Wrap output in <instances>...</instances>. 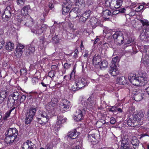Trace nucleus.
Segmentation results:
<instances>
[{
    "label": "nucleus",
    "mask_w": 149,
    "mask_h": 149,
    "mask_svg": "<svg viewBox=\"0 0 149 149\" xmlns=\"http://www.w3.org/2000/svg\"><path fill=\"white\" fill-rule=\"evenodd\" d=\"M117 81L120 84L125 85L127 83V81L124 76L119 77L117 79Z\"/></svg>",
    "instance_id": "28"
},
{
    "label": "nucleus",
    "mask_w": 149,
    "mask_h": 149,
    "mask_svg": "<svg viewBox=\"0 0 149 149\" xmlns=\"http://www.w3.org/2000/svg\"><path fill=\"white\" fill-rule=\"evenodd\" d=\"M74 56L75 58H76L78 56V50L76 49H75L74 51Z\"/></svg>",
    "instance_id": "61"
},
{
    "label": "nucleus",
    "mask_w": 149,
    "mask_h": 149,
    "mask_svg": "<svg viewBox=\"0 0 149 149\" xmlns=\"http://www.w3.org/2000/svg\"><path fill=\"white\" fill-rule=\"evenodd\" d=\"M103 16L104 17V19L105 20L109 19V18L108 17L111 15V12L108 10H106L103 11L102 12Z\"/></svg>",
    "instance_id": "27"
},
{
    "label": "nucleus",
    "mask_w": 149,
    "mask_h": 149,
    "mask_svg": "<svg viewBox=\"0 0 149 149\" xmlns=\"http://www.w3.org/2000/svg\"><path fill=\"white\" fill-rule=\"evenodd\" d=\"M26 70L25 68H23L20 70V73L21 75L25 76L26 74Z\"/></svg>",
    "instance_id": "50"
},
{
    "label": "nucleus",
    "mask_w": 149,
    "mask_h": 149,
    "mask_svg": "<svg viewBox=\"0 0 149 149\" xmlns=\"http://www.w3.org/2000/svg\"><path fill=\"white\" fill-rule=\"evenodd\" d=\"M88 140L89 141L91 142L93 141V142H95V143H96L97 138L95 134H90L88 135Z\"/></svg>",
    "instance_id": "31"
},
{
    "label": "nucleus",
    "mask_w": 149,
    "mask_h": 149,
    "mask_svg": "<svg viewBox=\"0 0 149 149\" xmlns=\"http://www.w3.org/2000/svg\"><path fill=\"white\" fill-rule=\"evenodd\" d=\"M57 118L55 126L56 128L58 129L62 126V124L64 123L65 120L64 119L63 117L61 116H58Z\"/></svg>",
    "instance_id": "18"
},
{
    "label": "nucleus",
    "mask_w": 149,
    "mask_h": 149,
    "mask_svg": "<svg viewBox=\"0 0 149 149\" xmlns=\"http://www.w3.org/2000/svg\"><path fill=\"white\" fill-rule=\"evenodd\" d=\"M144 48L143 51V53H146L148 52L149 54V46H145L144 47Z\"/></svg>",
    "instance_id": "51"
},
{
    "label": "nucleus",
    "mask_w": 149,
    "mask_h": 149,
    "mask_svg": "<svg viewBox=\"0 0 149 149\" xmlns=\"http://www.w3.org/2000/svg\"><path fill=\"white\" fill-rule=\"evenodd\" d=\"M122 144L121 148V149H132L127 145V142H126V140L123 139L122 141Z\"/></svg>",
    "instance_id": "32"
},
{
    "label": "nucleus",
    "mask_w": 149,
    "mask_h": 149,
    "mask_svg": "<svg viewBox=\"0 0 149 149\" xmlns=\"http://www.w3.org/2000/svg\"><path fill=\"white\" fill-rule=\"evenodd\" d=\"M30 7L29 5H26L22 9L21 13H24L26 11L27 13L28 12V11L30 9Z\"/></svg>",
    "instance_id": "40"
},
{
    "label": "nucleus",
    "mask_w": 149,
    "mask_h": 149,
    "mask_svg": "<svg viewBox=\"0 0 149 149\" xmlns=\"http://www.w3.org/2000/svg\"><path fill=\"white\" fill-rule=\"evenodd\" d=\"M71 65V64L66 63L64 65V67L65 69H67L70 67Z\"/></svg>",
    "instance_id": "53"
},
{
    "label": "nucleus",
    "mask_w": 149,
    "mask_h": 149,
    "mask_svg": "<svg viewBox=\"0 0 149 149\" xmlns=\"http://www.w3.org/2000/svg\"><path fill=\"white\" fill-rule=\"evenodd\" d=\"M144 116L142 111L137 113H133L132 117L127 120V125L130 127H134L142 125Z\"/></svg>",
    "instance_id": "2"
},
{
    "label": "nucleus",
    "mask_w": 149,
    "mask_h": 149,
    "mask_svg": "<svg viewBox=\"0 0 149 149\" xmlns=\"http://www.w3.org/2000/svg\"><path fill=\"white\" fill-rule=\"evenodd\" d=\"M120 61L119 57L118 56H116L112 58L111 65H114L116 66H118V63Z\"/></svg>",
    "instance_id": "30"
},
{
    "label": "nucleus",
    "mask_w": 149,
    "mask_h": 149,
    "mask_svg": "<svg viewBox=\"0 0 149 149\" xmlns=\"http://www.w3.org/2000/svg\"><path fill=\"white\" fill-rule=\"evenodd\" d=\"M91 13V11L90 10H86V11H85L84 12V14L86 16V17L88 18V17L90 16V13Z\"/></svg>",
    "instance_id": "59"
},
{
    "label": "nucleus",
    "mask_w": 149,
    "mask_h": 149,
    "mask_svg": "<svg viewBox=\"0 0 149 149\" xmlns=\"http://www.w3.org/2000/svg\"><path fill=\"white\" fill-rule=\"evenodd\" d=\"M76 5L79 6H81L82 8H84L85 6L84 0H76Z\"/></svg>",
    "instance_id": "34"
},
{
    "label": "nucleus",
    "mask_w": 149,
    "mask_h": 149,
    "mask_svg": "<svg viewBox=\"0 0 149 149\" xmlns=\"http://www.w3.org/2000/svg\"><path fill=\"white\" fill-rule=\"evenodd\" d=\"M15 108V107H13L12 109L8 111L6 113L5 115V116L3 118L4 119H6V118L8 117L10 115V114L11 111L13 110Z\"/></svg>",
    "instance_id": "39"
},
{
    "label": "nucleus",
    "mask_w": 149,
    "mask_h": 149,
    "mask_svg": "<svg viewBox=\"0 0 149 149\" xmlns=\"http://www.w3.org/2000/svg\"><path fill=\"white\" fill-rule=\"evenodd\" d=\"M80 17L79 18V21L81 23H84L88 19V17H84L80 16Z\"/></svg>",
    "instance_id": "47"
},
{
    "label": "nucleus",
    "mask_w": 149,
    "mask_h": 149,
    "mask_svg": "<svg viewBox=\"0 0 149 149\" xmlns=\"http://www.w3.org/2000/svg\"><path fill=\"white\" fill-rule=\"evenodd\" d=\"M117 111V108L114 107H112L109 109V111L112 112H115Z\"/></svg>",
    "instance_id": "64"
},
{
    "label": "nucleus",
    "mask_w": 149,
    "mask_h": 149,
    "mask_svg": "<svg viewBox=\"0 0 149 149\" xmlns=\"http://www.w3.org/2000/svg\"><path fill=\"white\" fill-rule=\"evenodd\" d=\"M69 16L70 18H71L73 19L76 18L77 17H79L72 9L70 12L69 13Z\"/></svg>",
    "instance_id": "36"
},
{
    "label": "nucleus",
    "mask_w": 149,
    "mask_h": 149,
    "mask_svg": "<svg viewBox=\"0 0 149 149\" xmlns=\"http://www.w3.org/2000/svg\"><path fill=\"white\" fill-rule=\"evenodd\" d=\"M41 117H37L36 121L39 124L45 125L48 121L49 116L47 113L45 112H43L41 115Z\"/></svg>",
    "instance_id": "8"
},
{
    "label": "nucleus",
    "mask_w": 149,
    "mask_h": 149,
    "mask_svg": "<svg viewBox=\"0 0 149 149\" xmlns=\"http://www.w3.org/2000/svg\"><path fill=\"white\" fill-rule=\"evenodd\" d=\"M13 9L12 6L10 5L6 7L4 12L3 15H7L11 16V12Z\"/></svg>",
    "instance_id": "24"
},
{
    "label": "nucleus",
    "mask_w": 149,
    "mask_h": 149,
    "mask_svg": "<svg viewBox=\"0 0 149 149\" xmlns=\"http://www.w3.org/2000/svg\"><path fill=\"white\" fill-rule=\"evenodd\" d=\"M51 103L49 102L48 103L46 106V108L47 110H54L53 108L52 105H51Z\"/></svg>",
    "instance_id": "45"
},
{
    "label": "nucleus",
    "mask_w": 149,
    "mask_h": 149,
    "mask_svg": "<svg viewBox=\"0 0 149 149\" xmlns=\"http://www.w3.org/2000/svg\"><path fill=\"white\" fill-rule=\"evenodd\" d=\"M110 123L112 124H114L116 123L115 119L113 118H110Z\"/></svg>",
    "instance_id": "62"
},
{
    "label": "nucleus",
    "mask_w": 149,
    "mask_h": 149,
    "mask_svg": "<svg viewBox=\"0 0 149 149\" xmlns=\"http://www.w3.org/2000/svg\"><path fill=\"white\" fill-rule=\"evenodd\" d=\"M48 7L50 9L52 10L54 8L53 4L52 3H49L48 4Z\"/></svg>",
    "instance_id": "63"
},
{
    "label": "nucleus",
    "mask_w": 149,
    "mask_h": 149,
    "mask_svg": "<svg viewBox=\"0 0 149 149\" xmlns=\"http://www.w3.org/2000/svg\"><path fill=\"white\" fill-rule=\"evenodd\" d=\"M144 8V6L141 5L136 8L135 11L137 12H139L143 10Z\"/></svg>",
    "instance_id": "49"
},
{
    "label": "nucleus",
    "mask_w": 149,
    "mask_h": 149,
    "mask_svg": "<svg viewBox=\"0 0 149 149\" xmlns=\"http://www.w3.org/2000/svg\"><path fill=\"white\" fill-rule=\"evenodd\" d=\"M24 46L21 44H19L17 47L16 49V53H17L19 56H22L24 49Z\"/></svg>",
    "instance_id": "22"
},
{
    "label": "nucleus",
    "mask_w": 149,
    "mask_h": 149,
    "mask_svg": "<svg viewBox=\"0 0 149 149\" xmlns=\"http://www.w3.org/2000/svg\"><path fill=\"white\" fill-rule=\"evenodd\" d=\"M141 90H136L134 93L133 97L134 100L136 101L141 100L144 97V95Z\"/></svg>",
    "instance_id": "11"
},
{
    "label": "nucleus",
    "mask_w": 149,
    "mask_h": 149,
    "mask_svg": "<svg viewBox=\"0 0 149 149\" xmlns=\"http://www.w3.org/2000/svg\"><path fill=\"white\" fill-rule=\"evenodd\" d=\"M79 133L77 132V130L74 129L69 132L68 134V136L72 139H75L79 135Z\"/></svg>",
    "instance_id": "20"
},
{
    "label": "nucleus",
    "mask_w": 149,
    "mask_h": 149,
    "mask_svg": "<svg viewBox=\"0 0 149 149\" xmlns=\"http://www.w3.org/2000/svg\"><path fill=\"white\" fill-rule=\"evenodd\" d=\"M116 66L114 65H111L109 68V74L113 76H116L119 73V71Z\"/></svg>",
    "instance_id": "13"
},
{
    "label": "nucleus",
    "mask_w": 149,
    "mask_h": 149,
    "mask_svg": "<svg viewBox=\"0 0 149 149\" xmlns=\"http://www.w3.org/2000/svg\"><path fill=\"white\" fill-rule=\"evenodd\" d=\"M62 5L63 14L65 15L68 14L73 5L72 4V3H69L66 1L64 2V4Z\"/></svg>",
    "instance_id": "10"
},
{
    "label": "nucleus",
    "mask_w": 149,
    "mask_h": 149,
    "mask_svg": "<svg viewBox=\"0 0 149 149\" xmlns=\"http://www.w3.org/2000/svg\"><path fill=\"white\" fill-rule=\"evenodd\" d=\"M140 22L143 26H149V21L146 19H141Z\"/></svg>",
    "instance_id": "42"
},
{
    "label": "nucleus",
    "mask_w": 149,
    "mask_h": 149,
    "mask_svg": "<svg viewBox=\"0 0 149 149\" xmlns=\"http://www.w3.org/2000/svg\"><path fill=\"white\" fill-rule=\"evenodd\" d=\"M138 75V78L139 79V80H141L142 84H143V83L144 85L145 84L147 83L148 79L146 74L145 72L140 71L139 72Z\"/></svg>",
    "instance_id": "12"
},
{
    "label": "nucleus",
    "mask_w": 149,
    "mask_h": 149,
    "mask_svg": "<svg viewBox=\"0 0 149 149\" xmlns=\"http://www.w3.org/2000/svg\"><path fill=\"white\" fill-rule=\"evenodd\" d=\"M15 100L11 96H9L7 101V104L8 107L11 108L15 104Z\"/></svg>",
    "instance_id": "23"
},
{
    "label": "nucleus",
    "mask_w": 149,
    "mask_h": 149,
    "mask_svg": "<svg viewBox=\"0 0 149 149\" xmlns=\"http://www.w3.org/2000/svg\"><path fill=\"white\" fill-rule=\"evenodd\" d=\"M4 43V41L3 39H0V49L3 48Z\"/></svg>",
    "instance_id": "56"
},
{
    "label": "nucleus",
    "mask_w": 149,
    "mask_h": 149,
    "mask_svg": "<svg viewBox=\"0 0 149 149\" xmlns=\"http://www.w3.org/2000/svg\"><path fill=\"white\" fill-rule=\"evenodd\" d=\"M122 1L121 0H106L105 5L106 6L109 7L111 9H116L119 8L121 6Z\"/></svg>",
    "instance_id": "5"
},
{
    "label": "nucleus",
    "mask_w": 149,
    "mask_h": 149,
    "mask_svg": "<svg viewBox=\"0 0 149 149\" xmlns=\"http://www.w3.org/2000/svg\"><path fill=\"white\" fill-rule=\"evenodd\" d=\"M26 1V0H17L16 2L17 5L21 6H23Z\"/></svg>",
    "instance_id": "44"
},
{
    "label": "nucleus",
    "mask_w": 149,
    "mask_h": 149,
    "mask_svg": "<svg viewBox=\"0 0 149 149\" xmlns=\"http://www.w3.org/2000/svg\"><path fill=\"white\" fill-rule=\"evenodd\" d=\"M18 25H20L21 24L22 25L24 24L25 23V20H21V19H18L17 20Z\"/></svg>",
    "instance_id": "54"
},
{
    "label": "nucleus",
    "mask_w": 149,
    "mask_h": 149,
    "mask_svg": "<svg viewBox=\"0 0 149 149\" xmlns=\"http://www.w3.org/2000/svg\"><path fill=\"white\" fill-rule=\"evenodd\" d=\"M6 48L7 50L12 51L14 49V44L11 42H9L6 43Z\"/></svg>",
    "instance_id": "29"
},
{
    "label": "nucleus",
    "mask_w": 149,
    "mask_h": 149,
    "mask_svg": "<svg viewBox=\"0 0 149 149\" xmlns=\"http://www.w3.org/2000/svg\"><path fill=\"white\" fill-rule=\"evenodd\" d=\"M35 46L31 45L27 46L25 52V54L28 56L33 54L35 51Z\"/></svg>",
    "instance_id": "21"
},
{
    "label": "nucleus",
    "mask_w": 149,
    "mask_h": 149,
    "mask_svg": "<svg viewBox=\"0 0 149 149\" xmlns=\"http://www.w3.org/2000/svg\"><path fill=\"white\" fill-rule=\"evenodd\" d=\"M51 103V105H52V107L53 108L54 110L56 108L57 105V100L56 98H54L52 100V101L50 102Z\"/></svg>",
    "instance_id": "38"
},
{
    "label": "nucleus",
    "mask_w": 149,
    "mask_h": 149,
    "mask_svg": "<svg viewBox=\"0 0 149 149\" xmlns=\"http://www.w3.org/2000/svg\"><path fill=\"white\" fill-rule=\"evenodd\" d=\"M70 106L69 101L65 99L63 100L60 104L59 107L60 111H64L68 109Z\"/></svg>",
    "instance_id": "9"
},
{
    "label": "nucleus",
    "mask_w": 149,
    "mask_h": 149,
    "mask_svg": "<svg viewBox=\"0 0 149 149\" xmlns=\"http://www.w3.org/2000/svg\"><path fill=\"white\" fill-rule=\"evenodd\" d=\"M108 65L107 62L105 60H103L101 63H100V66L102 69L107 68Z\"/></svg>",
    "instance_id": "37"
},
{
    "label": "nucleus",
    "mask_w": 149,
    "mask_h": 149,
    "mask_svg": "<svg viewBox=\"0 0 149 149\" xmlns=\"http://www.w3.org/2000/svg\"><path fill=\"white\" fill-rule=\"evenodd\" d=\"M4 16V15H3V19H4V20L6 21H8L10 19V18H11V16L6 15H5Z\"/></svg>",
    "instance_id": "55"
},
{
    "label": "nucleus",
    "mask_w": 149,
    "mask_h": 149,
    "mask_svg": "<svg viewBox=\"0 0 149 149\" xmlns=\"http://www.w3.org/2000/svg\"><path fill=\"white\" fill-rule=\"evenodd\" d=\"M93 62L94 65L95 66L99 65L100 62L101 61V57L100 56L97 55V56L95 55L93 58Z\"/></svg>",
    "instance_id": "25"
},
{
    "label": "nucleus",
    "mask_w": 149,
    "mask_h": 149,
    "mask_svg": "<svg viewBox=\"0 0 149 149\" xmlns=\"http://www.w3.org/2000/svg\"><path fill=\"white\" fill-rule=\"evenodd\" d=\"M96 19L94 18H92L90 20V21L92 25H93L97 23Z\"/></svg>",
    "instance_id": "52"
},
{
    "label": "nucleus",
    "mask_w": 149,
    "mask_h": 149,
    "mask_svg": "<svg viewBox=\"0 0 149 149\" xmlns=\"http://www.w3.org/2000/svg\"><path fill=\"white\" fill-rule=\"evenodd\" d=\"M113 38L115 42L119 45H120L123 44L125 37L124 33L119 31L116 32L113 35Z\"/></svg>",
    "instance_id": "6"
},
{
    "label": "nucleus",
    "mask_w": 149,
    "mask_h": 149,
    "mask_svg": "<svg viewBox=\"0 0 149 149\" xmlns=\"http://www.w3.org/2000/svg\"><path fill=\"white\" fill-rule=\"evenodd\" d=\"M134 74H129L128 79L131 83L134 86L144 85L142 84L141 80H139L138 77H136Z\"/></svg>",
    "instance_id": "7"
},
{
    "label": "nucleus",
    "mask_w": 149,
    "mask_h": 149,
    "mask_svg": "<svg viewBox=\"0 0 149 149\" xmlns=\"http://www.w3.org/2000/svg\"><path fill=\"white\" fill-rule=\"evenodd\" d=\"M124 36L123 44L124 43V45H127L130 43L132 41L131 38L130 37L127 33H124Z\"/></svg>",
    "instance_id": "26"
},
{
    "label": "nucleus",
    "mask_w": 149,
    "mask_h": 149,
    "mask_svg": "<svg viewBox=\"0 0 149 149\" xmlns=\"http://www.w3.org/2000/svg\"><path fill=\"white\" fill-rule=\"evenodd\" d=\"M55 73L56 72L54 71H51L48 73V76L51 78H53L55 76Z\"/></svg>",
    "instance_id": "48"
},
{
    "label": "nucleus",
    "mask_w": 149,
    "mask_h": 149,
    "mask_svg": "<svg viewBox=\"0 0 149 149\" xmlns=\"http://www.w3.org/2000/svg\"><path fill=\"white\" fill-rule=\"evenodd\" d=\"M77 14V15L79 17L81 13L83 11L81 8L75 7L72 9Z\"/></svg>",
    "instance_id": "35"
},
{
    "label": "nucleus",
    "mask_w": 149,
    "mask_h": 149,
    "mask_svg": "<svg viewBox=\"0 0 149 149\" xmlns=\"http://www.w3.org/2000/svg\"><path fill=\"white\" fill-rule=\"evenodd\" d=\"M33 118L31 116L26 114V118L25 119V123L26 124L28 125L30 124L32 121Z\"/></svg>",
    "instance_id": "33"
},
{
    "label": "nucleus",
    "mask_w": 149,
    "mask_h": 149,
    "mask_svg": "<svg viewBox=\"0 0 149 149\" xmlns=\"http://www.w3.org/2000/svg\"><path fill=\"white\" fill-rule=\"evenodd\" d=\"M96 103L95 100H93L90 97L87 100L85 99H82L81 103L79 104V106L75 114L74 118L76 121L79 122L83 119V116L85 114L87 107H92Z\"/></svg>",
    "instance_id": "1"
},
{
    "label": "nucleus",
    "mask_w": 149,
    "mask_h": 149,
    "mask_svg": "<svg viewBox=\"0 0 149 149\" xmlns=\"http://www.w3.org/2000/svg\"><path fill=\"white\" fill-rule=\"evenodd\" d=\"M31 29L32 32L38 35L41 34L43 32L40 27L36 24L34 25L33 27L31 28Z\"/></svg>",
    "instance_id": "16"
},
{
    "label": "nucleus",
    "mask_w": 149,
    "mask_h": 149,
    "mask_svg": "<svg viewBox=\"0 0 149 149\" xmlns=\"http://www.w3.org/2000/svg\"><path fill=\"white\" fill-rule=\"evenodd\" d=\"M26 97V96L24 95L22 96L20 99V103L23 102L25 100Z\"/></svg>",
    "instance_id": "57"
},
{
    "label": "nucleus",
    "mask_w": 149,
    "mask_h": 149,
    "mask_svg": "<svg viewBox=\"0 0 149 149\" xmlns=\"http://www.w3.org/2000/svg\"><path fill=\"white\" fill-rule=\"evenodd\" d=\"M54 35V36L52 38L53 42L54 43H57L58 42L59 39L58 38V35H56L55 34Z\"/></svg>",
    "instance_id": "43"
},
{
    "label": "nucleus",
    "mask_w": 149,
    "mask_h": 149,
    "mask_svg": "<svg viewBox=\"0 0 149 149\" xmlns=\"http://www.w3.org/2000/svg\"><path fill=\"white\" fill-rule=\"evenodd\" d=\"M75 83V85H73L71 88V90L73 91L79 90L87 85L88 84L87 79L83 77L77 79Z\"/></svg>",
    "instance_id": "4"
},
{
    "label": "nucleus",
    "mask_w": 149,
    "mask_h": 149,
    "mask_svg": "<svg viewBox=\"0 0 149 149\" xmlns=\"http://www.w3.org/2000/svg\"><path fill=\"white\" fill-rule=\"evenodd\" d=\"M7 95V92L6 90H2L0 93V96L5 98Z\"/></svg>",
    "instance_id": "41"
},
{
    "label": "nucleus",
    "mask_w": 149,
    "mask_h": 149,
    "mask_svg": "<svg viewBox=\"0 0 149 149\" xmlns=\"http://www.w3.org/2000/svg\"><path fill=\"white\" fill-rule=\"evenodd\" d=\"M23 24L28 27H31L32 24V22L31 20H28L26 22L25 21V23Z\"/></svg>",
    "instance_id": "46"
},
{
    "label": "nucleus",
    "mask_w": 149,
    "mask_h": 149,
    "mask_svg": "<svg viewBox=\"0 0 149 149\" xmlns=\"http://www.w3.org/2000/svg\"><path fill=\"white\" fill-rule=\"evenodd\" d=\"M47 26L45 24H42L41 27H40V28L41 29L44 31H45L47 28Z\"/></svg>",
    "instance_id": "58"
},
{
    "label": "nucleus",
    "mask_w": 149,
    "mask_h": 149,
    "mask_svg": "<svg viewBox=\"0 0 149 149\" xmlns=\"http://www.w3.org/2000/svg\"><path fill=\"white\" fill-rule=\"evenodd\" d=\"M18 131L15 128L9 129L6 132L5 141L9 145H11L14 141L18 134Z\"/></svg>",
    "instance_id": "3"
},
{
    "label": "nucleus",
    "mask_w": 149,
    "mask_h": 149,
    "mask_svg": "<svg viewBox=\"0 0 149 149\" xmlns=\"http://www.w3.org/2000/svg\"><path fill=\"white\" fill-rule=\"evenodd\" d=\"M37 107L32 106L27 111L26 114L33 118L37 111Z\"/></svg>",
    "instance_id": "17"
},
{
    "label": "nucleus",
    "mask_w": 149,
    "mask_h": 149,
    "mask_svg": "<svg viewBox=\"0 0 149 149\" xmlns=\"http://www.w3.org/2000/svg\"><path fill=\"white\" fill-rule=\"evenodd\" d=\"M131 143L133 146L134 149H138L139 146V142L137 137L134 136H133L131 138Z\"/></svg>",
    "instance_id": "19"
},
{
    "label": "nucleus",
    "mask_w": 149,
    "mask_h": 149,
    "mask_svg": "<svg viewBox=\"0 0 149 149\" xmlns=\"http://www.w3.org/2000/svg\"><path fill=\"white\" fill-rule=\"evenodd\" d=\"M35 145L31 141L27 140L26 143H23L22 149H35Z\"/></svg>",
    "instance_id": "15"
},
{
    "label": "nucleus",
    "mask_w": 149,
    "mask_h": 149,
    "mask_svg": "<svg viewBox=\"0 0 149 149\" xmlns=\"http://www.w3.org/2000/svg\"><path fill=\"white\" fill-rule=\"evenodd\" d=\"M55 30V29L54 28H52V29H50V33L49 36L52 35V37L53 35H55L54 34Z\"/></svg>",
    "instance_id": "60"
},
{
    "label": "nucleus",
    "mask_w": 149,
    "mask_h": 149,
    "mask_svg": "<svg viewBox=\"0 0 149 149\" xmlns=\"http://www.w3.org/2000/svg\"><path fill=\"white\" fill-rule=\"evenodd\" d=\"M141 40L145 42H148L149 41V31L147 30H145L143 31L140 36Z\"/></svg>",
    "instance_id": "14"
}]
</instances>
